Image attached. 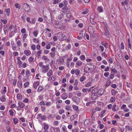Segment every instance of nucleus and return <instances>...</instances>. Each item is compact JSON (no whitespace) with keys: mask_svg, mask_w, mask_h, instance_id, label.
Here are the masks:
<instances>
[{"mask_svg":"<svg viewBox=\"0 0 132 132\" xmlns=\"http://www.w3.org/2000/svg\"><path fill=\"white\" fill-rule=\"evenodd\" d=\"M33 34L36 37L38 34V32L37 31V30L34 31L33 32Z\"/></svg>","mask_w":132,"mask_h":132,"instance_id":"nucleus-34","label":"nucleus"},{"mask_svg":"<svg viewBox=\"0 0 132 132\" xmlns=\"http://www.w3.org/2000/svg\"><path fill=\"white\" fill-rule=\"evenodd\" d=\"M72 100L74 102L78 104L80 101V99L78 97L75 96L73 97Z\"/></svg>","mask_w":132,"mask_h":132,"instance_id":"nucleus-3","label":"nucleus"},{"mask_svg":"<svg viewBox=\"0 0 132 132\" xmlns=\"http://www.w3.org/2000/svg\"><path fill=\"white\" fill-rule=\"evenodd\" d=\"M109 62L110 63H113V59L112 58L110 57V59H109Z\"/></svg>","mask_w":132,"mask_h":132,"instance_id":"nucleus-62","label":"nucleus"},{"mask_svg":"<svg viewBox=\"0 0 132 132\" xmlns=\"http://www.w3.org/2000/svg\"><path fill=\"white\" fill-rule=\"evenodd\" d=\"M92 37L93 40L94 41H96L98 39V36L95 34H94V35L93 34Z\"/></svg>","mask_w":132,"mask_h":132,"instance_id":"nucleus-5","label":"nucleus"},{"mask_svg":"<svg viewBox=\"0 0 132 132\" xmlns=\"http://www.w3.org/2000/svg\"><path fill=\"white\" fill-rule=\"evenodd\" d=\"M91 85V82H88L87 84H86V87H88L89 86Z\"/></svg>","mask_w":132,"mask_h":132,"instance_id":"nucleus-58","label":"nucleus"},{"mask_svg":"<svg viewBox=\"0 0 132 132\" xmlns=\"http://www.w3.org/2000/svg\"><path fill=\"white\" fill-rule=\"evenodd\" d=\"M14 6L16 8L18 9H20V7L19 4V3H16L15 4Z\"/></svg>","mask_w":132,"mask_h":132,"instance_id":"nucleus-20","label":"nucleus"},{"mask_svg":"<svg viewBox=\"0 0 132 132\" xmlns=\"http://www.w3.org/2000/svg\"><path fill=\"white\" fill-rule=\"evenodd\" d=\"M116 107V104H114L112 108V110L113 111L115 112V111H117L118 110V109L117 110H116L115 108Z\"/></svg>","mask_w":132,"mask_h":132,"instance_id":"nucleus-22","label":"nucleus"},{"mask_svg":"<svg viewBox=\"0 0 132 132\" xmlns=\"http://www.w3.org/2000/svg\"><path fill=\"white\" fill-rule=\"evenodd\" d=\"M1 21L4 24H6L7 22V20L6 19H4V20L1 19Z\"/></svg>","mask_w":132,"mask_h":132,"instance_id":"nucleus-32","label":"nucleus"},{"mask_svg":"<svg viewBox=\"0 0 132 132\" xmlns=\"http://www.w3.org/2000/svg\"><path fill=\"white\" fill-rule=\"evenodd\" d=\"M109 74V72H106L104 73V75L105 77H107L108 76Z\"/></svg>","mask_w":132,"mask_h":132,"instance_id":"nucleus-53","label":"nucleus"},{"mask_svg":"<svg viewBox=\"0 0 132 132\" xmlns=\"http://www.w3.org/2000/svg\"><path fill=\"white\" fill-rule=\"evenodd\" d=\"M18 104L19 106L21 108H23L25 106L24 104L21 102H19L18 103Z\"/></svg>","mask_w":132,"mask_h":132,"instance_id":"nucleus-6","label":"nucleus"},{"mask_svg":"<svg viewBox=\"0 0 132 132\" xmlns=\"http://www.w3.org/2000/svg\"><path fill=\"white\" fill-rule=\"evenodd\" d=\"M113 72V74L116 73L117 72V70L115 68L112 69V72Z\"/></svg>","mask_w":132,"mask_h":132,"instance_id":"nucleus-39","label":"nucleus"},{"mask_svg":"<svg viewBox=\"0 0 132 132\" xmlns=\"http://www.w3.org/2000/svg\"><path fill=\"white\" fill-rule=\"evenodd\" d=\"M115 92L116 91L115 89H112L111 90V93L114 96L115 95Z\"/></svg>","mask_w":132,"mask_h":132,"instance_id":"nucleus-27","label":"nucleus"},{"mask_svg":"<svg viewBox=\"0 0 132 132\" xmlns=\"http://www.w3.org/2000/svg\"><path fill=\"white\" fill-rule=\"evenodd\" d=\"M43 69H44V70H43L42 72L43 73H45L48 71V70L49 69V68H46Z\"/></svg>","mask_w":132,"mask_h":132,"instance_id":"nucleus-28","label":"nucleus"},{"mask_svg":"<svg viewBox=\"0 0 132 132\" xmlns=\"http://www.w3.org/2000/svg\"><path fill=\"white\" fill-rule=\"evenodd\" d=\"M24 54L27 56H28L31 54V52L29 50H25L24 51Z\"/></svg>","mask_w":132,"mask_h":132,"instance_id":"nucleus-9","label":"nucleus"},{"mask_svg":"<svg viewBox=\"0 0 132 132\" xmlns=\"http://www.w3.org/2000/svg\"><path fill=\"white\" fill-rule=\"evenodd\" d=\"M13 54L15 56H17L18 55V52H14L13 53Z\"/></svg>","mask_w":132,"mask_h":132,"instance_id":"nucleus-61","label":"nucleus"},{"mask_svg":"<svg viewBox=\"0 0 132 132\" xmlns=\"http://www.w3.org/2000/svg\"><path fill=\"white\" fill-rule=\"evenodd\" d=\"M68 97V95L66 93H63L62 96V98L64 99H66Z\"/></svg>","mask_w":132,"mask_h":132,"instance_id":"nucleus-15","label":"nucleus"},{"mask_svg":"<svg viewBox=\"0 0 132 132\" xmlns=\"http://www.w3.org/2000/svg\"><path fill=\"white\" fill-rule=\"evenodd\" d=\"M6 12L7 13V15L9 16L10 15V9L8 8L6 9L5 10Z\"/></svg>","mask_w":132,"mask_h":132,"instance_id":"nucleus-14","label":"nucleus"},{"mask_svg":"<svg viewBox=\"0 0 132 132\" xmlns=\"http://www.w3.org/2000/svg\"><path fill=\"white\" fill-rule=\"evenodd\" d=\"M4 115V113L3 111H1L0 112V117H3Z\"/></svg>","mask_w":132,"mask_h":132,"instance_id":"nucleus-25","label":"nucleus"},{"mask_svg":"<svg viewBox=\"0 0 132 132\" xmlns=\"http://www.w3.org/2000/svg\"><path fill=\"white\" fill-rule=\"evenodd\" d=\"M31 48L33 50H34L36 49V46L34 45H32L31 46Z\"/></svg>","mask_w":132,"mask_h":132,"instance_id":"nucleus-44","label":"nucleus"},{"mask_svg":"<svg viewBox=\"0 0 132 132\" xmlns=\"http://www.w3.org/2000/svg\"><path fill=\"white\" fill-rule=\"evenodd\" d=\"M6 86H4L3 87V90L1 91V92L2 94H4L6 92Z\"/></svg>","mask_w":132,"mask_h":132,"instance_id":"nucleus-13","label":"nucleus"},{"mask_svg":"<svg viewBox=\"0 0 132 132\" xmlns=\"http://www.w3.org/2000/svg\"><path fill=\"white\" fill-rule=\"evenodd\" d=\"M88 12V10L87 9L85 10L84 11L82 12V14H87Z\"/></svg>","mask_w":132,"mask_h":132,"instance_id":"nucleus-47","label":"nucleus"},{"mask_svg":"<svg viewBox=\"0 0 132 132\" xmlns=\"http://www.w3.org/2000/svg\"><path fill=\"white\" fill-rule=\"evenodd\" d=\"M125 96V94L124 92H122L121 94L120 97L121 98H123Z\"/></svg>","mask_w":132,"mask_h":132,"instance_id":"nucleus-49","label":"nucleus"},{"mask_svg":"<svg viewBox=\"0 0 132 132\" xmlns=\"http://www.w3.org/2000/svg\"><path fill=\"white\" fill-rule=\"evenodd\" d=\"M53 71L52 70H50L49 72L47 73V76L50 77L52 75Z\"/></svg>","mask_w":132,"mask_h":132,"instance_id":"nucleus-12","label":"nucleus"},{"mask_svg":"<svg viewBox=\"0 0 132 132\" xmlns=\"http://www.w3.org/2000/svg\"><path fill=\"white\" fill-rule=\"evenodd\" d=\"M51 47L50 45V43H49L48 44L46 45V48L47 49H49Z\"/></svg>","mask_w":132,"mask_h":132,"instance_id":"nucleus-50","label":"nucleus"},{"mask_svg":"<svg viewBox=\"0 0 132 132\" xmlns=\"http://www.w3.org/2000/svg\"><path fill=\"white\" fill-rule=\"evenodd\" d=\"M85 78L86 77L84 76L81 77L80 78V81H84V80L85 79Z\"/></svg>","mask_w":132,"mask_h":132,"instance_id":"nucleus-36","label":"nucleus"},{"mask_svg":"<svg viewBox=\"0 0 132 132\" xmlns=\"http://www.w3.org/2000/svg\"><path fill=\"white\" fill-rule=\"evenodd\" d=\"M101 44L102 45L104 46L106 48H108V44L107 43H104L103 42H102Z\"/></svg>","mask_w":132,"mask_h":132,"instance_id":"nucleus-24","label":"nucleus"},{"mask_svg":"<svg viewBox=\"0 0 132 132\" xmlns=\"http://www.w3.org/2000/svg\"><path fill=\"white\" fill-rule=\"evenodd\" d=\"M31 92V90L30 89H29L27 90V92L29 94H30Z\"/></svg>","mask_w":132,"mask_h":132,"instance_id":"nucleus-51","label":"nucleus"},{"mask_svg":"<svg viewBox=\"0 0 132 132\" xmlns=\"http://www.w3.org/2000/svg\"><path fill=\"white\" fill-rule=\"evenodd\" d=\"M76 64L77 65L81 66L82 65V63L80 61H78Z\"/></svg>","mask_w":132,"mask_h":132,"instance_id":"nucleus-35","label":"nucleus"},{"mask_svg":"<svg viewBox=\"0 0 132 132\" xmlns=\"http://www.w3.org/2000/svg\"><path fill=\"white\" fill-rule=\"evenodd\" d=\"M49 64H47L46 65H43V67H42V68L43 69H44V68H49Z\"/></svg>","mask_w":132,"mask_h":132,"instance_id":"nucleus-42","label":"nucleus"},{"mask_svg":"<svg viewBox=\"0 0 132 132\" xmlns=\"http://www.w3.org/2000/svg\"><path fill=\"white\" fill-rule=\"evenodd\" d=\"M3 30L4 34L6 35L7 33L8 32L9 30L8 26L7 25H4L3 26Z\"/></svg>","mask_w":132,"mask_h":132,"instance_id":"nucleus-4","label":"nucleus"},{"mask_svg":"<svg viewBox=\"0 0 132 132\" xmlns=\"http://www.w3.org/2000/svg\"><path fill=\"white\" fill-rule=\"evenodd\" d=\"M102 55L104 56L105 57H106L107 56L105 52L103 53L102 54Z\"/></svg>","mask_w":132,"mask_h":132,"instance_id":"nucleus-63","label":"nucleus"},{"mask_svg":"<svg viewBox=\"0 0 132 132\" xmlns=\"http://www.w3.org/2000/svg\"><path fill=\"white\" fill-rule=\"evenodd\" d=\"M34 59L31 56L30 57L29 59V62L30 63H31L33 61V60H34Z\"/></svg>","mask_w":132,"mask_h":132,"instance_id":"nucleus-23","label":"nucleus"},{"mask_svg":"<svg viewBox=\"0 0 132 132\" xmlns=\"http://www.w3.org/2000/svg\"><path fill=\"white\" fill-rule=\"evenodd\" d=\"M13 120L15 124H16L18 122V120L16 118H13Z\"/></svg>","mask_w":132,"mask_h":132,"instance_id":"nucleus-21","label":"nucleus"},{"mask_svg":"<svg viewBox=\"0 0 132 132\" xmlns=\"http://www.w3.org/2000/svg\"><path fill=\"white\" fill-rule=\"evenodd\" d=\"M43 89V87L41 86H39L38 88L37 91L38 92H40Z\"/></svg>","mask_w":132,"mask_h":132,"instance_id":"nucleus-33","label":"nucleus"},{"mask_svg":"<svg viewBox=\"0 0 132 132\" xmlns=\"http://www.w3.org/2000/svg\"><path fill=\"white\" fill-rule=\"evenodd\" d=\"M85 56L84 55H82L80 56V59L81 60H85Z\"/></svg>","mask_w":132,"mask_h":132,"instance_id":"nucleus-48","label":"nucleus"},{"mask_svg":"<svg viewBox=\"0 0 132 132\" xmlns=\"http://www.w3.org/2000/svg\"><path fill=\"white\" fill-rule=\"evenodd\" d=\"M23 8L24 10L27 12H29L30 11V6L27 3H23L22 5Z\"/></svg>","mask_w":132,"mask_h":132,"instance_id":"nucleus-1","label":"nucleus"},{"mask_svg":"<svg viewBox=\"0 0 132 132\" xmlns=\"http://www.w3.org/2000/svg\"><path fill=\"white\" fill-rule=\"evenodd\" d=\"M90 65V64H87L85 66L84 69V71L86 72H89V71H90V68L89 66Z\"/></svg>","mask_w":132,"mask_h":132,"instance_id":"nucleus-2","label":"nucleus"},{"mask_svg":"<svg viewBox=\"0 0 132 132\" xmlns=\"http://www.w3.org/2000/svg\"><path fill=\"white\" fill-rule=\"evenodd\" d=\"M71 106L70 105H67L65 108L66 109L68 110H69L70 109Z\"/></svg>","mask_w":132,"mask_h":132,"instance_id":"nucleus-40","label":"nucleus"},{"mask_svg":"<svg viewBox=\"0 0 132 132\" xmlns=\"http://www.w3.org/2000/svg\"><path fill=\"white\" fill-rule=\"evenodd\" d=\"M121 46V48L122 50H123L124 49V44L123 42L121 43L120 44Z\"/></svg>","mask_w":132,"mask_h":132,"instance_id":"nucleus-30","label":"nucleus"},{"mask_svg":"<svg viewBox=\"0 0 132 132\" xmlns=\"http://www.w3.org/2000/svg\"><path fill=\"white\" fill-rule=\"evenodd\" d=\"M5 95H3L2 96L0 97V100L2 102H5V101L6 99L5 98Z\"/></svg>","mask_w":132,"mask_h":132,"instance_id":"nucleus-11","label":"nucleus"},{"mask_svg":"<svg viewBox=\"0 0 132 132\" xmlns=\"http://www.w3.org/2000/svg\"><path fill=\"white\" fill-rule=\"evenodd\" d=\"M80 72V70L79 69H77L75 70V72L76 73V74L77 75H78L79 74Z\"/></svg>","mask_w":132,"mask_h":132,"instance_id":"nucleus-31","label":"nucleus"},{"mask_svg":"<svg viewBox=\"0 0 132 132\" xmlns=\"http://www.w3.org/2000/svg\"><path fill=\"white\" fill-rule=\"evenodd\" d=\"M122 132H126V130H125V129L124 128L122 127L121 128H120Z\"/></svg>","mask_w":132,"mask_h":132,"instance_id":"nucleus-59","label":"nucleus"},{"mask_svg":"<svg viewBox=\"0 0 132 132\" xmlns=\"http://www.w3.org/2000/svg\"><path fill=\"white\" fill-rule=\"evenodd\" d=\"M44 126V128L45 130H47L49 126L48 125L45 123H43Z\"/></svg>","mask_w":132,"mask_h":132,"instance_id":"nucleus-10","label":"nucleus"},{"mask_svg":"<svg viewBox=\"0 0 132 132\" xmlns=\"http://www.w3.org/2000/svg\"><path fill=\"white\" fill-rule=\"evenodd\" d=\"M29 82H26L24 83V87L26 88L28 86V85H29Z\"/></svg>","mask_w":132,"mask_h":132,"instance_id":"nucleus-38","label":"nucleus"},{"mask_svg":"<svg viewBox=\"0 0 132 132\" xmlns=\"http://www.w3.org/2000/svg\"><path fill=\"white\" fill-rule=\"evenodd\" d=\"M112 106V105L111 104H109L108 106V108L109 109H110Z\"/></svg>","mask_w":132,"mask_h":132,"instance_id":"nucleus-64","label":"nucleus"},{"mask_svg":"<svg viewBox=\"0 0 132 132\" xmlns=\"http://www.w3.org/2000/svg\"><path fill=\"white\" fill-rule=\"evenodd\" d=\"M39 84V82L38 81L34 82L33 85V87L35 89H37L38 86Z\"/></svg>","mask_w":132,"mask_h":132,"instance_id":"nucleus-7","label":"nucleus"},{"mask_svg":"<svg viewBox=\"0 0 132 132\" xmlns=\"http://www.w3.org/2000/svg\"><path fill=\"white\" fill-rule=\"evenodd\" d=\"M99 126H100L99 128L100 129H102L103 128V127L104 126V125L103 124H100L99 125Z\"/></svg>","mask_w":132,"mask_h":132,"instance_id":"nucleus-57","label":"nucleus"},{"mask_svg":"<svg viewBox=\"0 0 132 132\" xmlns=\"http://www.w3.org/2000/svg\"><path fill=\"white\" fill-rule=\"evenodd\" d=\"M9 112H10V114L11 116H13L14 114V112L12 110H9Z\"/></svg>","mask_w":132,"mask_h":132,"instance_id":"nucleus-37","label":"nucleus"},{"mask_svg":"<svg viewBox=\"0 0 132 132\" xmlns=\"http://www.w3.org/2000/svg\"><path fill=\"white\" fill-rule=\"evenodd\" d=\"M64 111L63 110H60L59 111V114H62L63 113H64Z\"/></svg>","mask_w":132,"mask_h":132,"instance_id":"nucleus-46","label":"nucleus"},{"mask_svg":"<svg viewBox=\"0 0 132 132\" xmlns=\"http://www.w3.org/2000/svg\"><path fill=\"white\" fill-rule=\"evenodd\" d=\"M50 55H51L52 57H53L55 55V52H51L50 53Z\"/></svg>","mask_w":132,"mask_h":132,"instance_id":"nucleus-60","label":"nucleus"},{"mask_svg":"<svg viewBox=\"0 0 132 132\" xmlns=\"http://www.w3.org/2000/svg\"><path fill=\"white\" fill-rule=\"evenodd\" d=\"M106 111V110H104V111L103 112L101 113V114H100L99 115V117H100L101 118L103 117V114L105 113Z\"/></svg>","mask_w":132,"mask_h":132,"instance_id":"nucleus-41","label":"nucleus"},{"mask_svg":"<svg viewBox=\"0 0 132 132\" xmlns=\"http://www.w3.org/2000/svg\"><path fill=\"white\" fill-rule=\"evenodd\" d=\"M97 92V90L96 89H94L92 90L91 92V93H92V95L94 96V94L95 93H96Z\"/></svg>","mask_w":132,"mask_h":132,"instance_id":"nucleus-18","label":"nucleus"},{"mask_svg":"<svg viewBox=\"0 0 132 132\" xmlns=\"http://www.w3.org/2000/svg\"><path fill=\"white\" fill-rule=\"evenodd\" d=\"M35 18H32L31 20L30 23L31 24H33L35 22Z\"/></svg>","mask_w":132,"mask_h":132,"instance_id":"nucleus-26","label":"nucleus"},{"mask_svg":"<svg viewBox=\"0 0 132 132\" xmlns=\"http://www.w3.org/2000/svg\"><path fill=\"white\" fill-rule=\"evenodd\" d=\"M116 100V97H111L110 99V101L112 102H114Z\"/></svg>","mask_w":132,"mask_h":132,"instance_id":"nucleus-19","label":"nucleus"},{"mask_svg":"<svg viewBox=\"0 0 132 132\" xmlns=\"http://www.w3.org/2000/svg\"><path fill=\"white\" fill-rule=\"evenodd\" d=\"M72 107L74 110L76 111H79V109H78V107L76 105H72Z\"/></svg>","mask_w":132,"mask_h":132,"instance_id":"nucleus-16","label":"nucleus"},{"mask_svg":"<svg viewBox=\"0 0 132 132\" xmlns=\"http://www.w3.org/2000/svg\"><path fill=\"white\" fill-rule=\"evenodd\" d=\"M71 16H72L71 14L69 13H68L67 14V18H70L71 17Z\"/></svg>","mask_w":132,"mask_h":132,"instance_id":"nucleus-54","label":"nucleus"},{"mask_svg":"<svg viewBox=\"0 0 132 132\" xmlns=\"http://www.w3.org/2000/svg\"><path fill=\"white\" fill-rule=\"evenodd\" d=\"M86 32V29H84L80 32L79 34L80 35H81L82 37H84Z\"/></svg>","mask_w":132,"mask_h":132,"instance_id":"nucleus-8","label":"nucleus"},{"mask_svg":"<svg viewBox=\"0 0 132 132\" xmlns=\"http://www.w3.org/2000/svg\"><path fill=\"white\" fill-rule=\"evenodd\" d=\"M62 129L63 130V131H65V132H68L66 130V128L65 126H64V127H62Z\"/></svg>","mask_w":132,"mask_h":132,"instance_id":"nucleus-52","label":"nucleus"},{"mask_svg":"<svg viewBox=\"0 0 132 132\" xmlns=\"http://www.w3.org/2000/svg\"><path fill=\"white\" fill-rule=\"evenodd\" d=\"M21 32L22 33H26V29L24 28H23L21 30Z\"/></svg>","mask_w":132,"mask_h":132,"instance_id":"nucleus-56","label":"nucleus"},{"mask_svg":"<svg viewBox=\"0 0 132 132\" xmlns=\"http://www.w3.org/2000/svg\"><path fill=\"white\" fill-rule=\"evenodd\" d=\"M42 50H41L39 51H38L37 53V54L38 55H40L42 53Z\"/></svg>","mask_w":132,"mask_h":132,"instance_id":"nucleus-55","label":"nucleus"},{"mask_svg":"<svg viewBox=\"0 0 132 132\" xmlns=\"http://www.w3.org/2000/svg\"><path fill=\"white\" fill-rule=\"evenodd\" d=\"M126 130H130L131 131L132 130V128L128 126H126L125 127Z\"/></svg>","mask_w":132,"mask_h":132,"instance_id":"nucleus-17","label":"nucleus"},{"mask_svg":"<svg viewBox=\"0 0 132 132\" xmlns=\"http://www.w3.org/2000/svg\"><path fill=\"white\" fill-rule=\"evenodd\" d=\"M17 97L18 98H19L20 100H21L22 96L21 94H18L17 95Z\"/></svg>","mask_w":132,"mask_h":132,"instance_id":"nucleus-29","label":"nucleus"},{"mask_svg":"<svg viewBox=\"0 0 132 132\" xmlns=\"http://www.w3.org/2000/svg\"><path fill=\"white\" fill-rule=\"evenodd\" d=\"M97 9L100 12H102L103 11L101 7H98Z\"/></svg>","mask_w":132,"mask_h":132,"instance_id":"nucleus-45","label":"nucleus"},{"mask_svg":"<svg viewBox=\"0 0 132 132\" xmlns=\"http://www.w3.org/2000/svg\"><path fill=\"white\" fill-rule=\"evenodd\" d=\"M71 48V46L69 44L68 46H67L65 48L66 50H68Z\"/></svg>","mask_w":132,"mask_h":132,"instance_id":"nucleus-43","label":"nucleus"}]
</instances>
